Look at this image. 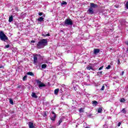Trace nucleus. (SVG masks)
<instances>
[{"mask_svg": "<svg viewBox=\"0 0 128 128\" xmlns=\"http://www.w3.org/2000/svg\"><path fill=\"white\" fill-rule=\"evenodd\" d=\"M46 46H48V40L42 39L38 42L36 48H44Z\"/></svg>", "mask_w": 128, "mask_h": 128, "instance_id": "nucleus-1", "label": "nucleus"}, {"mask_svg": "<svg viewBox=\"0 0 128 128\" xmlns=\"http://www.w3.org/2000/svg\"><path fill=\"white\" fill-rule=\"evenodd\" d=\"M82 78V73L80 72H78L74 76L73 78V80L72 82V84H74V82H80V80Z\"/></svg>", "mask_w": 128, "mask_h": 128, "instance_id": "nucleus-2", "label": "nucleus"}, {"mask_svg": "<svg viewBox=\"0 0 128 128\" xmlns=\"http://www.w3.org/2000/svg\"><path fill=\"white\" fill-rule=\"evenodd\" d=\"M72 24H74V23L72 22V19L70 18H66L64 20L63 26H72Z\"/></svg>", "mask_w": 128, "mask_h": 128, "instance_id": "nucleus-3", "label": "nucleus"}, {"mask_svg": "<svg viewBox=\"0 0 128 128\" xmlns=\"http://www.w3.org/2000/svg\"><path fill=\"white\" fill-rule=\"evenodd\" d=\"M0 40L2 42H6L8 40V38L4 34V33L2 31L0 32Z\"/></svg>", "mask_w": 128, "mask_h": 128, "instance_id": "nucleus-4", "label": "nucleus"}, {"mask_svg": "<svg viewBox=\"0 0 128 128\" xmlns=\"http://www.w3.org/2000/svg\"><path fill=\"white\" fill-rule=\"evenodd\" d=\"M36 82L39 88H44V86H46V84L42 83L40 80H36Z\"/></svg>", "mask_w": 128, "mask_h": 128, "instance_id": "nucleus-5", "label": "nucleus"}, {"mask_svg": "<svg viewBox=\"0 0 128 128\" xmlns=\"http://www.w3.org/2000/svg\"><path fill=\"white\" fill-rule=\"evenodd\" d=\"M87 12L88 14H94V10L93 8L90 7L88 10Z\"/></svg>", "mask_w": 128, "mask_h": 128, "instance_id": "nucleus-6", "label": "nucleus"}, {"mask_svg": "<svg viewBox=\"0 0 128 128\" xmlns=\"http://www.w3.org/2000/svg\"><path fill=\"white\" fill-rule=\"evenodd\" d=\"M52 114H53V116L50 118V120L53 122H54V120H56V114L54 112H52Z\"/></svg>", "mask_w": 128, "mask_h": 128, "instance_id": "nucleus-7", "label": "nucleus"}, {"mask_svg": "<svg viewBox=\"0 0 128 128\" xmlns=\"http://www.w3.org/2000/svg\"><path fill=\"white\" fill-rule=\"evenodd\" d=\"M100 50L98 48H94L93 54L96 56V54H100Z\"/></svg>", "mask_w": 128, "mask_h": 128, "instance_id": "nucleus-8", "label": "nucleus"}, {"mask_svg": "<svg viewBox=\"0 0 128 128\" xmlns=\"http://www.w3.org/2000/svg\"><path fill=\"white\" fill-rule=\"evenodd\" d=\"M38 55L36 54V56H34V64H36L38 63Z\"/></svg>", "mask_w": 128, "mask_h": 128, "instance_id": "nucleus-9", "label": "nucleus"}, {"mask_svg": "<svg viewBox=\"0 0 128 128\" xmlns=\"http://www.w3.org/2000/svg\"><path fill=\"white\" fill-rule=\"evenodd\" d=\"M90 8H98V4L94 3H90Z\"/></svg>", "mask_w": 128, "mask_h": 128, "instance_id": "nucleus-10", "label": "nucleus"}, {"mask_svg": "<svg viewBox=\"0 0 128 128\" xmlns=\"http://www.w3.org/2000/svg\"><path fill=\"white\" fill-rule=\"evenodd\" d=\"M28 126L29 128H34V123L32 122H28Z\"/></svg>", "mask_w": 128, "mask_h": 128, "instance_id": "nucleus-11", "label": "nucleus"}, {"mask_svg": "<svg viewBox=\"0 0 128 128\" xmlns=\"http://www.w3.org/2000/svg\"><path fill=\"white\" fill-rule=\"evenodd\" d=\"M42 36H44V38H46V36H50V34H46V32H42Z\"/></svg>", "mask_w": 128, "mask_h": 128, "instance_id": "nucleus-12", "label": "nucleus"}, {"mask_svg": "<svg viewBox=\"0 0 128 128\" xmlns=\"http://www.w3.org/2000/svg\"><path fill=\"white\" fill-rule=\"evenodd\" d=\"M86 70H96L94 68L90 66H88L86 67Z\"/></svg>", "mask_w": 128, "mask_h": 128, "instance_id": "nucleus-13", "label": "nucleus"}, {"mask_svg": "<svg viewBox=\"0 0 128 128\" xmlns=\"http://www.w3.org/2000/svg\"><path fill=\"white\" fill-rule=\"evenodd\" d=\"M42 116L43 118H46L48 116V115L46 114V112H43L42 114Z\"/></svg>", "mask_w": 128, "mask_h": 128, "instance_id": "nucleus-14", "label": "nucleus"}, {"mask_svg": "<svg viewBox=\"0 0 128 128\" xmlns=\"http://www.w3.org/2000/svg\"><path fill=\"white\" fill-rule=\"evenodd\" d=\"M14 20V18L12 17V16H10L9 18L8 22H12Z\"/></svg>", "mask_w": 128, "mask_h": 128, "instance_id": "nucleus-15", "label": "nucleus"}, {"mask_svg": "<svg viewBox=\"0 0 128 128\" xmlns=\"http://www.w3.org/2000/svg\"><path fill=\"white\" fill-rule=\"evenodd\" d=\"M32 98H38V96H36V93L34 92H32Z\"/></svg>", "mask_w": 128, "mask_h": 128, "instance_id": "nucleus-16", "label": "nucleus"}, {"mask_svg": "<svg viewBox=\"0 0 128 128\" xmlns=\"http://www.w3.org/2000/svg\"><path fill=\"white\" fill-rule=\"evenodd\" d=\"M38 22H44V18L40 16L38 18Z\"/></svg>", "mask_w": 128, "mask_h": 128, "instance_id": "nucleus-17", "label": "nucleus"}, {"mask_svg": "<svg viewBox=\"0 0 128 128\" xmlns=\"http://www.w3.org/2000/svg\"><path fill=\"white\" fill-rule=\"evenodd\" d=\"M58 92H60V89L57 88L54 90V94L58 95Z\"/></svg>", "mask_w": 128, "mask_h": 128, "instance_id": "nucleus-18", "label": "nucleus"}, {"mask_svg": "<svg viewBox=\"0 0 128 128\" xmlns=\"http://www.w3.org/2000/svg\"><path fill=\"white\" fill-rule=\"evenodd\" d=\"M92 104L93 106H96L98 103L96 100H93L92 102Z\"/></svg>", "mask_w": 128, "mask_h": 128, "instance_id": "nucleus-19", "label": "nucleus"}, {"mask_svg": "<svg viewBox=\"0 0 128 128\" xmlns=\"http://www.w3.org/2000/svg\"><path fill=\"white\" fill-rule=\"evenodd\" d=\"M66 4H68V3L66 2H64V1H62V4H61L62 6H66Z\"/></svg>", "mask_w": 128, "mask_h": 128, "instance_id": "nucleus-20", "label": "nucleus"}, {"mask_svg": "<svg viewBox=\"0 0 128 128\" xmlns=\"http://www.w3.org/2000/svg\"><path fill=\"white\" fill-rule=\"evenodd\" d=\"M62 120L60 119L59 120V121L57 123L58 126H60V124H62Z\"/></svg>", "mask_w": 128, "mask_h": 128, "instance_id": "nucleus-21", "label": "nucleus"}, {"mask_svg": "<svg viewBox=\"0 0 128 128\" xmlns=\"http://www.w3.org/2000/svg\"><path fill=\"white\" fill-rule=\"evenodd\" d=\"M27 74H28V76H34V73H32V72H28L27 73Z\"/></svg>", "mask_w": 128, "mask_h": 128, "instance_id": "nucleus-22", "label": "nucleus"}, {"mask_svg": "<svg viewBox=\"0 0 128 128\" xmlns=\"http://www.w3.org/2000/svg\"><path fill=\"white\" fill-rule=\"evenodd\" d=\"M46 68V64H43L42 65V68Z\"/></svg>", "mask_w": 128, "mask_h": 128, "instance_id": "nucleus-23", "label": "nucleus"}, {"mask_svg": "<svg viewBox=\"0 0 128 128\" xmlns=\"http://www.w3.org/2000/svg\"><path fill=\"white\" fill-rule=\"evenodd\" d=\"M86 125H87L86 123H84V128H90V126H86Z\"/></svg>", "mask_w": 128, "mask_h": 128, "instance_id": "nucleus-24", "label": "nucleus"}, {"mask_svg": "<svg viewBox=\"0 0 128 128\" xmlns=\"http://www.w3.org/2000/svg\"><path fill=\"white\" fill-rule=\"evenodd\" d=\"M9 101L11 104H14V100H12V99L10 98Z\"/></svg>", "mask_w": 128, "mask_h": 128, "instance_id": "nucleus-25", "label": "nucleus"}, {"mask_svg": "<svg viewBox=\"0 0 128 128\" xmlns=\"http://www.w3.org/2000/svg\"><path fill=\"white\" fill-rule=\"evenodd\" d=\"M98 112L100 113L102 112V108H98Z\"/></svg>", "mask_w": 128, "mask_h": 128, "instance_id": "nucleus-26", "label": "nucleus"}, {"mask_svg": "<svg viewBox=\"0 0 128 128\" xmlns=\"http://www.w3.org/2000/svg\"><path fill=\"white\" fill-rule=\"evenodd\" d=\"M26 78H28V76H25L23 77L22 80L24 81L26 80Z\"/></svg>", "mask_w": 128, "mask_h": 128, "instance_id": "nucleus-27", "label": "nucleus"}, {"mask_svg": "<svg viewBox=\"0 0 128 128\" xmlns=\"http://www.w3.org/2000/svg\"><path fill=\"white\" fill-rule=\"evenodd\" d=\"M103 128H108V124H106V122L105 124L103 126Z\"/></svg>", "mask_w": 128, "mask_h": 128, "instance_id": "nucleus-28", "label": "nucleus"}, {"mask_svg": "<svg viewBox=\"0 0 128 128\" xmlns=\"http://www.w3.org/2000/svg\"><path fill=\"white\" fill-rule=\"evenodd\" d=\"M123 114H126V110L125 108H123L122 110Z\"/></svg>", "mask_w": 128, "mask_h": 128, "instance_id": "nucleus-29", "label": "nucleus"}, {"mask_svg": "<svg viewBox=\"0 0 128 128\" xmlns=\"http://www.w3.org/2000/svg\"><path fill=\"white\" fill-rule=\"evenodd\" d=\"M120 102H126V100H124V98H122L120 100Z\"/></svg>", "mask_w": 128, "mask_h": 128, "instance_id": "nucleus-30", "label": "nucleus"}, {"mask_svg": "<svg viewBox=\"0 0 128 128\" xmlns=\"http://www.w3.org/2000/svg\"><path fill=\"white\" fill-rule=\"evenodd\" d=\"M80 112H84V109L82 108H80L79 110Z\"/></svg>", "mask_w": 128, "mask_h": 128, "instance_id": "nucleus-31", "label": "nucleus"}, {"mask_svg": "<svg viewBox=\"0 0 128 128\" xmlns=\"http://www.w3.org/2000/svg\"><path fill=\"white\" fill-rule=\"evenodd\" d=\"M112 67V66H110V65H108L106 68V70H110V68Z\"/></svg>", "mask_w": 128, "mask_h": 128, "instance_id": "nucleus-32", "label": "nucleus"}, {"mask_svg": "<svg viewBox=\"0 0 128 128\" xmlns=\"http://www.w3.org/2000/svg\"><path fill=\"white\" fill-rule=\"evenodd\" d=\"M101 90H104V85H103L102 86V88H101Z\"/></svg>", "mask_w": 128, "mask_h": 128, "instance_id": "nucleus-33", "label": "nucleus"}, {"mask_svg": "<svg viewBox=\"0 0 128 128\" xmlns=\"http://www.w3.org/2000/svg\"><path fill=\"white\" fill-rule=\"evenodd\" d=\"M126 8H127V10H128V1L126 2Z\"/></svg>", "mask_w": 128, "mask_h": 128, "instance_id": "nucleus-34", "label": "nucleus"}, {"mask_svg": "<svg viewBox=\"0 0 128 128\" xmlns=\"http://www.w3.org/2000/svg\"><path fill=\"white\" fill-rule=\"evenodd\" d=\"M10 48V45L8 44L5 46L4 48Z\"/></svg>", "mask_w": 128, "mask_h": 128, "instance_id": "nucleus-35", "label": "nucleus"}, {"mask_svg": "<svg viewBox=\"0 0 128 128\" xmlns=\"http://www.w3.org/2000/svg\"><path fill=\"white\" fill-rule=\"evenodd\" d=\"M43 14H44L43 12H40L38 13V16H42Z\"/></svg>", "mask_w": 128, "mask_h": 128, "instance_id": "nucleus-36", "label": "nucleus"}, {"mask_svg": "<svg viewBox=\"0 0 128 128\" xmlns=\"http://www.w3.org/2000/svg\"><path fill=\"white\" fill-rule=\"evenodd\" d=\"M102 68H104V66H102L100 67V68H98V70H102Z\"/></svg>", "mask_w": 128, "mask_h": 128, "instance_id": "nucleus-37", "label": "nucleus"}, {"mask_svg": "<svg viewBox=\"0 0 128 128\" xmlns=\"http://www.w3.org/2000/svg\"><path fill=\"white\" fill-rule=\"evenodd\" d=\"M122 124V123L120 122H119L118 124V126H120V125Z\"/></svg>", "mask_w": 128, "mask_h": 128, "instance_id": "nucleus-38", "label": "nucleus"}, {"mask_svg": "<svg viewBox=\"0 0 128 128\" xmlns=\"http://www.w3.org/2000/svg\"><path fill=\"white\" fill-rule=\"evenodd\" d=\"M15 10L16 12H18V7L15 8Z\"/></svg>", "mask_w": 128, "mask_h": 128, "instance_id": "nucleus-39", "label": "nucleus"}, {"mask_svg": "<svg viewBox=\"0 0 128 128\" xmlns=\"http://www.w3.org/2000/svg\"><path fill=\"white\" fill-rule=\"evenodd\" d=\"M0 68H4V66H0Z\"/></svg>", "mask_w": 128, "mask_h": 128, "instance_id": "nucleus-40", "label": "nucleus"}, {"mask_svg": "<svg viewBox=\"0 0 128 128\" xmlns=\"http://www.w3.org/2000/svg\"><path fill=\"white\" fill-rule=\"evenodd\" d=\"M74 90H78V88L76 86H74Z\"/></svg>", "mask_w": 128, "mask_h": 128, "instance_id": "nucleus-41", "label": "nucleus"}, {"mask_svg": "<svg viewBox=\"0 0 128 128\" xmlns=\"http://www.w3.org/2000/svg\"><path fill=\"white\" fill-rule=\"evenodd\" d=\"M97 74H102V72H97Z\"/></svg>", "mask_w": 128, "mask_h": 128, "instance_id": "nucleus-42", "label": "nucleus"}, {"mask_svg": "<svg viewBox=\"0 0 128 128\" xmlns=\"http://www.w3.org/2000/svg\"><path fill=\"white\" fill-rule=\"evenodd\" d=\"M124 74V72L122 71V74H120V76H123Z\"/></svg>", "mask_w": 128, "mask_h": 128, "instance_id": "nucleus-43", "label": "nucleus"}, {"mask_svg": "<svg viewBox=\"0 0 128 128\" xmlns=\"http://www.w3.org/2000/svg\"><path fill=\"white\" fill-rule=\"evenodd\" d=\"M31 42L32 43V44H34V42H36V41L34 40H32L31 41Z\"/></svg>", "mask_w": 128, "mask_h": 128, "instance_id": "nucleus-44", "label": "nucleus"}, {"mask_svg": "<svg viewBox=\"0 0 128 128\" xmlns=\"http://www.w3.org/2000/svg\"><path fill=\"white\" fill-rule=\"evenodd\" d=\"M64 96H62L61 97V100H64Z\"/></svg>", "mask_w": 128, "mask_h": 128, "instance_id": "nucleus-45", "label": "nucleus"}, {"mask_svg": "<svg viewBox=\"0 0 128 128\" xmlns=\"http://www.w3.org/2000/svg\"><path fill=\"white\" fill-rule=\"evenodd\" d=\"M116 8H119L118 5H117V6H116Z\"/></svg>", "mask_w": 128, "mask_h": 128, "instance_id": "nucleus-46", "label": "nucleus"}, {"mask_svg": "<svg viewBox=\"0 0 128 128\" xmlns=\"http://www.w3.org/2000/svg\"><path fill=\"white\" fill-rule=\"evenodd\" d=\"M120 62V60H118V64Z\"/></svg>", "mask_w": 128, "mask_h": 128, "instance_id": "nucleus-47", "label": "nucleus"}, {"mask_svg": "<svg viewBox=\"0 0 128 128\" xmlns=\"http://www.w3.org/2000/svg\"><path fill=\"white\" fill-rule=\"evenodd\" d=\"M18 88H20V86H18Z\"/></svg>", "mask_w": 128, "mask_h": 128, "instance_id": "nucleus-48", "label": "nucleus"}, {"mask_svg": "<svg viewBox=\"0 0 128 128\" xmlns=\"http://www.w3.org/2000/svg\"><path fill=\"white\" fill-rule=\"evenodd\" d=\"M86 126H85V127H86Z\"/></svg>", "mask_w": 128, "mask_h": 128, "instance_id": "nucleus-49", "label": "nucleus"}]
</instances>
